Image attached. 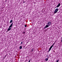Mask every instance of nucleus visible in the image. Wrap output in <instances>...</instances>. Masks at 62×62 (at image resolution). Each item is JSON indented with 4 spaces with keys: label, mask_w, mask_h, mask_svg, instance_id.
<instances>
[{
    "label": "nucleus",
    "mask_w": 62,
    "mask_h": 62,
    "mask_svg": "<svg viewBox=\"0 0 62 62\" xmlns=\"http://www.w3.org/2000/svg\"><path fill=\"white\" fill-rule=\"evenodd\" d=\"M7 54H6L4 57V58H6V57L7 56Z\"/></svg>",
    "instance_id": "9b49d317"
},
{
    "label": "nucleus",
    "mask_w": 62,
    "mask_h": 62,
    "mask_svg": "<svg viewBox=\"0 0 62 62\" xmlns=\"http://www.w3.org/2000/svg\"><path fill=\"white\" fill-rule=\"evenodd\" d=\"M23 3H25V2L24 1L23 2Z\"/></svg>",
    "instance_id": "6ab92c4d"
},
{
    "label": "nucleus",
    "mask_w": 62,
    "mask_h": 62,
    "mask_svg": "<svg viewBox=\"0 0 62 62\" xmlns=\"http://www.w3.org/2000/svg\"><path fill=\"white\" fill-rule=\"evenodd\" d=\"M23 34H25V32H23Z\"/></svg>",
    "instance_id": "a211bd4d"
},
{
    "label": "nucleus",
    "mask_w": 62,
    "mask_h": 62,
    "mask_svg": "<svg viewBox=\"0 0 62 62\" xmlns=\"http://www.w3.org/2000/svg\"><path fill=\"white\" fill-rule=\"evenodd\" d=\"M60 5H61V4H60V3H59L55 7V8H58L60 6Z\"/></svg>",
    "instance_id": "20e7f679"
},
{
    "label": "nucleus",
    "mask_w": 62,
    "mask_h": 62,
    "mask_svg": "<svg viewBox=\"0 0 62 62\" xmlns=\"http://www.w3.org/2000/svg\"><path fill=\"white\" fill-rule=\"evenodd\" d=\"M34 51V48H33L32 49H31V52H33Z\"/></svg>",
    "instance_id": "9d476101"
},
{
    "label": "nucleus",
    "mask_w": 62,
    "mask_h": 62,
    "mask_svg": "<svg viewBox=\"0 0 62 62\" xmlns=\"http://www.w3.org/2000/svg\"><path fill=\"white\" fill-rule=\"evenodd\" d=\"M19 48L20 49H22V46H20L19 47Z\"/></svg>",
    "instance_id": "6e6552de"
},
{
    "label": "nucleus",
    "mask_w": 62,
    "mask_h": 62,
    "mask_svg": "<svg viewBox=\"0 0 62 62\" xmlns=\"http://www.w3.org/2000/svg\"><path fill=\"white\" fill-rule=\"evenodd\" d=\"M45 60L46 61H47L48 60V58H46L45 59Z\"/></svg>",
    "instance_id": "0eeeda50"
},
{
    "label": "nucleus",
    "mask_w": 62,
    "mask_h": 62,
    "mask_svg": "<svg viewBox=\"0 0 62 62\" xmlns=\"http://www.w3.org/2000/svg\"><path fill=\"white\" fill-rule=\"evenodd\" d=\"M12 25H13V23H11L10 25L9 26L8 29V31H9V30H11V28H10L12 27Z\"/></svg>",
    "instance_id": "f257e3e1"
},
{
    "label": "nucleus",
    "mask_w": 62,
    "mask_h": 62,
    "mask_svg": "<svg viewBox=\"0 0 62 62\" xmlns=\"http://www.w3.org/2000/svg\"><path fill=\"white\" fill-rule=\"evenodd\" d=\"M27 61V60H25V62H26V61Z\"/></svg>",
    "instance_id": "aec40b11"
},
{
    "label": "nucleus",
    "mask_w": 62,
    "mask_h": 62,
    "mask_svg": "<svg viewBox=\"0 0 62 62\" xmlns=\"http://www.w3.org/2000/svg\"><path fill=\"white\" fill-rule=\"evenodd\" d=\"M26 26H27V25H25V27H26Z\"/></svg>",
    "instance_id": "f3484780"
},
{
    "label": "nucleus",
    "mask_w": 62,
    "mask_h": 62,
    "mask_svg": "<svg viewBox=\"0 0 62 62\" xmlns=\"http://www.w3.org/2000/svg\"><path fill=\"white\" fill-rule=\"evenodd\" d=\"M59 10V9H58V8L56 9L55 10V11L54 12V13L55 14V13H57V11H58Z\"/></svg>",
    "instance_id": "f03ea898"
},
{
    "label": "nucleus",
    "mask_w": 62,
    "mask_h": 62,
    "mask_svg": "<svg viewBox=\"0 0 62 62\" xmlns=\"http://www.w3.org/2000/svg\"><path fill=\"white\" fill-rule=\"evenodd\" d=\"M6 0V1L5 2H7V0Z\"/></svg>",
    "instance_id": "4be33fe9"
},
{
    "label": "nucleus",
    "mask_w": 62,
    "mask_h": 62,
    "mask_svg": "<svg viewBox=\"0 0 62 62\" xmlns=\"http://www.w3.org/2000/svg\"><path fill=\"white\" fill-rule=\"evenodd\" d=\"M23 44V42H21V44Z\"/></svg>",
    "instance_id": "dca6fc26"
},
{
    "label": "nucleus",
    "mask_w": 62,
    "mask_h": 62,
    "mask_svg": "<svg viewBox=\"0 0 62 62\" xmlns=\"http://www.w3.org/2000/svg\"><path fill=\"white\" fill-rule=\"evenodd\" d=\"M59 60H58L56 61V62H59Z\"/></svg>",
    "instance_id": "ddd939ff"
},
{
    "label": "nucleus",
    "mask_w": 62,
    "mask_h": 62,
    "mask_svg": "<svg viewBox=\"0 0 62 62\" xmlns=\"http://www.w3.org/2000/svg\"><path fill=\"white\" fill-rule=\"evenodd\" d=\"M46 56L47 57H48H48H48V55H46Z\"/></svg>",
    "instance_id": "4468645a"
},
{
    "label": "nucleus",
    "mask_w": 62,
    "mask_h": 62,
    "mask_svg": "<svg viewBox=\"0 0 62 62\" xmlns=\"http://www.w3.org/2000/svg\"><path fill=\"white\" fill-rule=\"evenodd\" d=\"M27 57H28V56H27Z\"/></svg>",
    "instance_id": "5701e85b"
},
{
    "label": "nucleus",
    "mask_w": 62,
    "mask_h": 62,
    "mask_svg": "<svg viewBox=\"0 0 62 62\" xmlns=\"http://www.w3.org/2000/svg\"><path fill=\"white\" fill-rule=\"evenodd\" d=\"M62 40H61V42H62Z\"/></svg>",
    "instance_id": "412c9836"
},
{
    "label": "nucleus",
    "mask_w": 62,
    "mask_h": 62,
    "mask_svg": "<svg viewBox=\"0 0 62 62\" xmlns=\"http://www.w3.org/2000/svg\"><path fill=\"white\" fill-rule=\"evenodd\" d=\"M12 22H13V20H10V23H12Z\"/></svg>",
    "instance_id": "1a4fd4ad"
},
{
    "label": "nucleus",
    "mask_w": 62,
    "mask_h": 62,
    "mask_svg": "<svg viewBox=\"0 0 62 62\" xmlns=\"http://www.w3.org/2000/svg\"><path fill=\"white\" fill-rule=\"evenodd\" d=\"M53 46L52 45L50 47L48 51L49 52H50V51L51 50L52 48H53Z\"/></svg>",
    "instance_id": "39448f33"
},
{
    "label": "nucleus",
    "mask_w": 62,
    "mask_h": 62,
    "mask_svg": "<svg viewBox=\"0 0 62 62\" xmlns=\"http://www.w3.org/2000/svg\"><path fill=\"white\" fill-rule=\"evenodd\" d=\"M49 25H46V26H45V27L44 28V29H46V28H47V27H48L49 26Z\"/></svg>",
    "instance_id": "423d86ee"
},
{
    "label": "nucleus",
    "mask_w": 62,
    "mask_h": 62,
    "mask_svg": "<svg viewBox=\"0 0 62 62\" xmlns=\"http://www.w3.org/2000/svg\"><path fill=\"white\" fill-rule=\"evenodd\" d=\"M51 22L48 21V23L47 24V25H49V26H50L51 24Z\"/></svg>",
    "instance_id": "7ed1b4c3"
},
{
    "label": "nucleus",
    "mask_w": 62,
    "mask_h": 62,
    "mask_svg": "<svg viewBox=\"0 0 62 62\" xmlns=\"http://www.w3.org/2000/svg\"><path fill=\"white\" fill-rule=\"evenodd\" d=\"M31 61V60L30 59L28 62H30V61Z\"/></svg>",
    "instance_id": "2eb2a0df"
},
{
    "label": "nucleus",
    "mask_w": 62,
    "mask_h": 62,
    "mask_svg": "<svg viewBox=\"0 0 62 62\" xmlns=\"http://www.w3.org/2000/svg\"><path fill=\"white\" fill-rule=\"evenodd\" d=\"M55 44V43H54L52 45L53 46H54V45Z\"/></svg>",
    "instance_id": "f8f14e48"
}]
</instances>
